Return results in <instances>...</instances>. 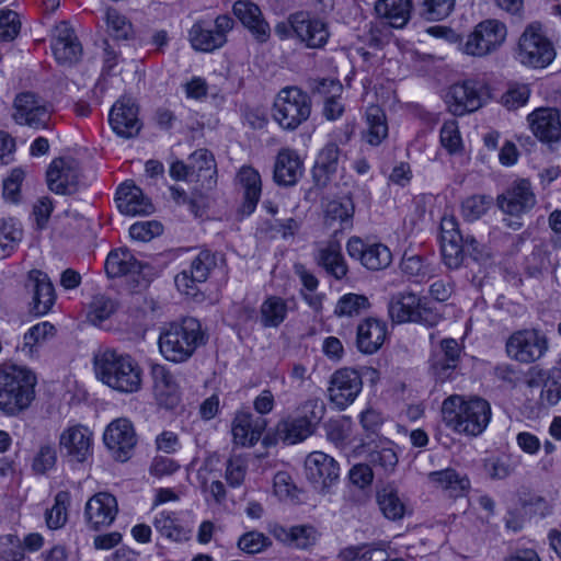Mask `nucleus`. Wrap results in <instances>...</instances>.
Returning a JSON list of instances; mask_svg holds the SVG:
<instances>
[{
	"instance_id": "nucleus-43",
	"label": "nucleus",
	"mask_w": 561,
	"mask_h": 561,
	"mask_svg": "<svg viewBox=\"0 0 561 561\" xmlns=\"http://www.w3.org/2000/svg\"><path fill=\"white\" fill-rule=\"evenodd\" d=\"M388 136V124L385 112L377 105L366 110V129L363 139L370 146H379Z\"/></svg>"
},
{
	"instance_id": "nucleus-10",
	"label": "nucleus",
	"mask_w": 561,
	"mask_h": 561,
	"mask_svg": "<svg viewBox=\"0 0 561 561\" xmlns=\"http://www.w3.org/2000/svg\"><path fill=\"white\" fill-rule=\"evenodd\" d=\"M234 27V21L227 14L218 15L214 25L197 21L188 32V39L195 50L211 53L227 43V35Z\"/></svg>"
},
{
	"instance_id": "nucleus-37",
	"label": "nucleus",
	"mask_w": 561,
	"mask_h": 561,
	"mask_svg": "<svg viewBox=\"0 0 561 561\" xmlns=\"http://www.w3.org/2000/svg\"><path fill=\"white\" fill-rule=\"evenodd\" d=\"M559 259L545 243L536 244L525 256L523 267L528 277L540 278L546 272L556 271Z\"/></svg>"
},
{
	"instance_id": "nucleus-56",
	"label": "nucleus",
	"mask_w": 561,
	"mask_h": 561,
	"mask_svg": "<svg viewBox=\"0 0 561 561\" xmlns=\"http://www.w3.org/2000/svg\"><path fill=\"white\" fill-rule=\"evenodd\" d=\"M57 462V453L53 442L43 443L35 453L32 461V470L36 474H44L51 470Z\"/></svg>"
},
{
	"instance_id": "nucleus-34",
	"label": "nucleus",
	"mask_w": 561,
	"mask_h": 561,
	"mask_svg": "<svg viewBox=\"0 0 561 561\" xmlns=\"http://www.w3.org/2000/svg\"><path fill=\"white\" fill-rule=\"evenodd\" d=\"M387 324L376 318H367L357 325L356 346L364 354L376 353L383 344Z\"/></svg>"
},
{
	"instance_id": "nucleus-39",
	"label": "nucleus",
	"mask_w": 561,
	"mask_h": 561,
	"mask_svg": "<svg viewBox=\"0 0 561 561\" xmlns=\"http://www.w3.org/2000/svg\"><path fill=\"white\" fill-rule=\"evenodd\" d=\"M237 179L243 188V203L240 211L242 215L249 216L255 210L261 197V175L252 167L244 165L239 170Z\"/></svg>"
},
{
	"instance_id": "nucleus-32",
	"label": "nucleus",
	"mask_w": 561,
	"mask_h": 561,
	"mask_svg": "<svg viewBox=\"0 0 561 561\" xmlns=\"http://www.w3.org/2000/svg\"><path fill=\"white\" fill-rule=\"evenodd\" d=\"M117 208L124 215H150L153 211L151 201L144 195L142 191L130 183H123L116 191Z\"/></svg>"
},
{
	"instance_id": "nucleus-57",
	"label": "nucleus",
	"mask_w": 561,
	"mask_h": 561,
	"mask_svg": "<svg viewBox=\"0 0 561 561\" xmlns=\"http://www.w3.org/2000/svg\"><path fill=\"white\" fill-rule=\"evenodd\" d=\"M561 400V369L554 368L549 371L543 381L540 392L542 404L552 407Z\"/></svg>"
},
{
	"instance_id": "nucleus-61",
	"label": "nucleus",
	"mask_w": 561,
	"mask_h": 561,
	"mask_svg": "<svg viewBox=\"0 0 561 561\" xmlns=\"http://www.w3.org/2000/svg\"><path fill=\"white\" fill-rule=\"evenodd\" d=\"M442 256L445 265L450 270L459 268L465 259L462 239L442 241Z\"/></svg>"
},
{
	"instance_id": "nucleus-13",
	"label": "nucleus",
	"mask_w": 561,
	"mask_h": 561,
	"mask_svg": "<svg viewBox=\"0 0 561 561\" xmlns=\"http://www.w3.org/2000/svg\"><path fill=\"white\" fill-rule=\"evenodd\" d=\"M105 446L117 461H127L137 445V435L133 423L124 417L112 421L103 434Z\"/></svg>"
},
{
	"instance_id": "nucleus-22",
	"label": "nucleus",
	"mask_w": 561,
	"mask_h": 561,
	"mask_svg": "<svg viewBox=\"0 0 561 561\" xmlns=\"http://www.w3.org/2000/svg\"><path fill=\"white\" fill-rule=\"evenodd\" d=\"M24 288L30 296L31 311L36 316L46 314L55 304V288L48 275L39 270L27 273Z\"/></svg>"
},
{
	"instance_id": "nucleus-12",
	"label": "nucleus",
	"mask_w": 561,
	"mask_h": 561,
	"mask_svg": "<svg viewBox=\"0 0 561 561\" xmlns=\"http://www.w3.org/2000/svg\"><path fill=\"white\" fill-rule=\"evenodd\" d=\"M348 256L368 271L386 270L392 263L390 249L380 242H366L359 237H352L346 243Z\"/></svg>"
},
{
	"instance_id": "nucleus-19",
	"label": "nucleus",
	"mask_w": 561,
	"mask_h": 561,
	"mask_svg": "<svg viewBox=\"0 0 561 561\" xmlns=\"http://www.w3.org/2000/svg\"><path fill=\"white\" fill-rule=\"evenodd\" d=\"M108 123L113 131L125 139L138 136L142 128L139 107L130 98H122L113 104L108 114Z\"/></svg>"
},
{
	"instance_id": "nucleus-52",
	"label": "nucleus",
	"mask_w": 561,
	"mask_h": 561,
	"mask_svg": "<svg viewBox=\"0 0 561 561\" xmlns=\"http://www.w3.org/2000/svg\"><path fill=\"white\" fill-rule=\"evenodd\" d=\"M370 307L369 300L364 295L345 294L336 302L334 314L336 317H355Z\"/></svg>"
},
{
	"instance_id": "nucleus-16",
	"label": "nucleus",
	"mask_w": 561,
	"mask_h": 561,
	"mask_svg": "<svg viewBox=\"0 0 561 561\" xmlns=\"http://www.w3.org/2000/svg\"><path fill=\"white\" fill-rule=\"evenodd\" d=\"M363 379L356 369L344 367L335 370L328 388L329 399L340 410H344L358 397Z\"/></svg>"
},
{
	"instance_id": "nucleus-53",
	"label": "nucleus",
	"mask_w": 561,
	"mask_h": 561,
	"mask_svg": "<svg viewBox=\"0 0 561 561\" xmlns=\"http://www.w3.org/2000/svg\"><path fill=\"white\" fill-rule=\"evenodd\" d=\"M69 504L70 495L68 492L60 491L56 494L53 507L46 512V524L50 529L61 528L66 524Z\"/></svg>"
},
{
	"instance_id": "nucleus-2",
	"label": "nucleus",
	"mask_w": 561,
	"mask_h": 561,
	"mask_svg": "<svg viewBox=\"0 0 561 561\" xmlns=\"http://www.w3.org/2000/svg\"><path fill=\"white\" fill-rule=\"evenodd\" d=\"M206 342L207 335L195 318H184L181 322L164 325L158 340L161 355L176 364L187 362Z\"/></svg>"
},
{
	"instance_id": "nucleus-17",
	"label": "nucleus",
	"mask_w": 561,
	"mask_h": 561,
	"mask_svg": "<svg viewBox=\"0 0 561 561\" xmlns=\"http://www.w3.org/2000/svg\"><path fill=\"white\" fill-rule=\"evenodd\" d=\"M461 347L455 339H444L430 357V373L438 381L454 379L461 360Z\"/></svg>"
},
{
	"instance_id": "nucleus-5",
	"label": "nucleus",
	"mask_w": 561,
	"mask_h": 561,
	"mask_svg": "<svg viewBox=\"0 0 561 561\" xmlns=\"http://www.w3.org/2000/svg\"><path fill=\"white\" fill-rule=\"evenodd\" d=\"M311 114V99L298 87H285L275 96L272 117L284 130H296Z\"/></svg>"
},
{
	"instance_id": "nucleus-21",
	"label": "nucleus",
	"mask_w": 561,
	"mask_h": 561,
	"mask_svg": "<svg viewBox=\"0 0 561 561\" xmlns=\"http://www.w3.org/2000/svg\"><path fill=\"white\" fill-rule=\"evenodd\" d=\"M80 169L76 160L70 158L54 159L46 172L48 188L61 195L73 194L79 186Z\"/></svg>"
},
{
	"instance_id": "nucleus-23",
	"label": "nucleus",
	"mask_w": 561,
	"mask_h": 561,
	"mask_svg": "<svg viewBox=\"0 0 561 561\" xmlns=\"http://www.w3.org/2000/svg\"><path fill=\"white\" fill-rule=\"evenodd\" d=\"M306 476L317 490L324 491L340 477L339 463L333 457L322 453L309 454L305 461Z\"/></svg>"
},
{
	"instance_id": "nucleus-9",
	"label": "nucleus",
	"mask_w": 561,
	"mask_h": 561,
	"mask_svg": "<svg viewBox=\"0 0 561 561\" xmlns=\"http://www.w3.org/2000/svg\"><path fill=\"white\" fill-rule=\"evenodd\" d=\"M324 407L317 400H308L301 407V414L280 421L276 427L278 439L285 444L294 445L305 440L322 420Z\"/></svg>"
},
{
	"instance_id": "nucleus-20",
	"label": "nucleus",
	"mask_w": 561,
	"mask_h": 561,
	"mask_svg": "<svg viewBox=\"0 0 561 561\" xmlns=\"http://www.w3.org/2000/svg\"><path fill=\"white\" fill-rule=\"evenodd\" d=\"M218 255L209 250L198 252L190 263L188 268L183 270L175 276V286L185 295H194L197 283H204L211 271L217 266Z\"/></svg>"
},
{
	"instance_id": "nucleus-58",
	"label": "nucleus",
	"mask_w": 561,
	"mask_h": 561,
	"mask_svg": "<svg viewBox=\"0 0 561 561\" xmlns=\"http://www.w3.org/2000/svg\"><path fill=\"white\" fill-rule=\"evenodd\" d=\"M328 83L339 94H333L332 96H328L324 100L323 115L329 121H335V119L340 118L342 116V114L344 113V105L341 102V93H342L343 88H342L341 83L335 82L333 80H327V79L322 80L320 82V85L324 88Z\"/></svg>"
},
{
	"instance_id": "nucleus-59",
	"label": "nucleus",
	"mask_w": 561,
	"mask_h": 561,
	"mask_svg": "<svg viewBox=\"0 0 561 561\" xmlns=\"http://www.w3.org/2000/svg\"><path fill=\"white\" fill-rule=\"evenodd\" d=\"M248 459L242 455H232L226 463V480L232 488L240 486L247 476Z\"/></svg>"
},
{
	"instance_id": "nucleus-18",
	"label": "nucleus",
	"mask_w": 561,
	"mask_h": 561,
	"mask_svg": "<svg viewBox=\"0 0 561 561\" xmlns=\"http://www.w3.org/2000/svg\"><path fill=\"white\" fill-rule=\"evenodd\" d=\"M537 203L530 182L518 179L496 198L497 207L505 214L520 217L530 211Z\"/></svg>"
},
{
	"instance_id": "nucleus-46",
	"label": "nucleus",
	"mask_w": 561,
	"mask_h": 561,
	"mask_svg": "<svg viewBox=\"0 0 561 561\" xmlns=\"http://www.w3.org/2000/svg\"><path fill=\"white\" fill-rule=\"evenodd\" d=\"M156 529L164 537L175 541L187 540L190 530L185 528L173 512H160L153 520Z\"/></svg>"
},
{
	"instance_id": "nucleus-38",
	"label": "nucleus",
	"mask_w": 561,
	"mask_h": 561,
	"mask_svg": "<svg viewBox=\"0 0 561 561\" xmlns=\"http://www.w3.org/2000/svg\"><path fill=\"white\" fill-rule=\"evenodd\" d=\"M340 148L335 142H328L318 153L312 176L318 187H325L336 173L340 159Z\"/></svg>"
},
{
	"instance_id": "nucleus-33",
	"label": "nucleus",
	"mask_w": 561,
	"mask_h": 561,
	"mask_svg": "<svg viewBox=\"0 0 561 561\" xmlns=\"http://www.w3.org/2000/svg\"><path fill=\"white\" fill-rule=\"evenodd\" d=\"M304 173V162L298 153L289 148L280 149L274 164V180L278 185L293 186Z\"/></svg>"
},
{
	"instance_id": "nucleus-48",
	"label": "nucleus",
	"mask_w": 561,
	"mask_h": 561,
	"mask_svg": "<svg viewBox=\"0 0 561 561\" xmlns=\"http://www.w3.org/2000/svg\"><path fill=\"white\" fill-rule=\"evenodd\" d=\"M261 323L265 328H277L287 316L286 301L277 296L267 297L260 308Z\"/></svg>"
},
{
	"instance_id": "nucleus-4",
	"label": "nucleus",
	"mask_w": 561,
	"mask_h": 561,
	"mask_svg": "<svg viewBox=\"0 0 561 561\" xmlns=\"http://www.w3.org/2000/svg\"><path fill=\"white\" fill-rule=\"evenodd\" d=\"M35 375L15 365L0 366V410L7 415L25 411L35 399Z\"/></svg>"
},
{
	"instance_id": "nucleus-42",
	"label": "nucleus",
	"mask_w": 561,
	"mask_h": 561,
	"mask_svg": "<svg viewBox=\"0 0 561 561\" xmlns=\"http://www.w3.org/2000/svg\"><path fill=\"white\" fill-rule=\"evenodd\" d=\"M377 13L396 28L407 25L411 18V0H378L375 7Z\"/></svg>"
},
{
	"instance_id": "nucleus-26",
	"label": "nucleus",
	"mask_w": 561,
	"mask_h": 561,
	"mask_svg": "<svg viewBox=\"0 0 561 561\" xmlns=\"http://www.w3.org/2000/svg\"><path fill=\"white\" fill-rule=\"evenodd\" d=\"M316 264L327 276L341 282L347 278L348 265L337 240H329L314 252Z\"/></svg>"
},
{
	"instance_id": "nucleus-31",
	"label": "nucleus",
	"mask_w": 561,
	"mask_h": 561,
	"mask_svg": "<svg viewBox=\"0 0 561 561\" xmlns=\"http://www.w3.org/2000/svg\"><path fill=\"white\" fill-rule=\"evenodd\" d=\"M266 426L267 421L263 416L238 412L232 422L233 439L241 446H253L260 440Z\"/></svg>"
},
{
	"instance_id": "nucleus-25",
	"label": "nucleus",
	"mask_w": 561,
	"mask_h": 561,
	"mask_svg": "<svg viewBox=\"0 0 561 561\" xmlns=\"http://www.w3.org/2000/svg\"><path fill=\"white\" fill-rule=\"evenodd\" d=\"M118 513L117 500L107 492H99L90 497L84 507L87 525L92 530L110 526Z\"/></svg>"
},
{
	"instance_id": "nucleus-40",
	"label": "nucleus",
	"mask_w": 561,
	"mask_h": 561,
	"mask_svg": "<svg viewBox=\"0 0 561 561\" xmlns=\"http://www.w3.org/2000/svg\"><path fill=\"white\" fill-rule=\"evenodd\" d=\"M428 481L444 491L449 497L463 496L470 489V480L453 468L430 472Z\"/></svg>"
},
{
	"instance_id": "nucleus-54",
	"label": "nucleus",
	"mask_w": 561,
	"mask_h": 561,
	"mask_svg": "<svg viewBox=\"0 0 561 561\" xmlns=\"http://www.w3.org/2000/svg\"><path fill=\"white\" fill-rule=\"evenodd\" d=\"M456 0H420L421 15L428 21H440L451 14Z\"/></svg>"
},
{
	"instance_id": "nucleus-3",
	"label": "nucleus",
	"mask_w": 561,
	"mask_h": 561,
	"mask_svg": "<svg viewBox=\"0 0 561 561\" xmlns=\"http://www.w3.org/2000/svg\"><path fill=\"white\" fill-rule=\"evenodd\" d=\"M94 366L99 379L116 391L134 393L141 388L142 370L129 354L107 348L95 356Z\"/></svg>"
},
{
	"instance_id": "nucleus-14",
	"label": "nucleus",
	"mask_w": 561,
	"mask_h": 561,
	"mask_svg": "<svg viewBox=\"0 0 561 561\" xmlns=\"http://www.w3.org/2000/svg\"><path fill=\"white\" fill-rule=\"evenodd\" d=\"M485 85L474 79L465 80L450 87L447 94L449 111L456 116H462L479 110L483 104Z\"/></svg>"
},
{
	"instance_id": "nucleus-29",
	"label": "nucleus",
	"mask_w": 561,
	"mask_h": 561,
	"mask_svg": "<svg viewBox=\"0 0 561 561\" xmlns=\"http://www.w3.org/2000/svg\"><path fill=\"white\" fill-rule=\"evenodd\" d=\"M92 433L82 425L68 427L59 439V445L66 450L67 456L77 462H84L92 455Z\"/></svg>"
},
{
	"instance_id": "nucleus-64",
	"label": "nucleus",
	"mask_w": 561,
	"mask_h": 561,
	"mask_svg": "<svg viewBox=\"0 0 561 561\" xmlns=\"http://www.w3.org/2000/svg\"><path fill=\"white\" fill-rule=\"evenodd\" d=\"M21 28L19 14L11 10H0V42L13 41Z\"/></svg>"
},
{
	"instance_id": "nucleus-63",
	"label": "nucleus",
	"mask_w": 561,
	"mask_h": 561,
	"mask_svg": "<svg viewBox=\"0 0 561 561\" xmlns=\"http://www.w3.org/2000/svg\"><path fill=\"white\" fill-rule=\"evenodd\" d=\"M440 144L450 153L461 150L462 141L459 133L458 123L456 121H447L440 128Z\"/></svg>"
},
{
	"instance_id": "nucleus-41",
	"label": "nucleus",
	"mask_w": 561,
	"mask_h": 561,
	"mask_svg": "<svg viewBox=\"0 0 561 561\" xmlns=\"http://www.w3.org/2000/svg\"><path fill=\"white\" fill-rule=\"evenodd\" d=\"M368 449L367 460L369 465L382 473H391L398 465L399 458L393 448V443L383 438L377 443H366Z\"/></svg>"
},
{
	"instance_id": "nucleus-45",
	"label": "nucleus",
	"mask_w": 561,
	"mask_h": 561,
	"mask_svg": "<svg viewBox=\"0 0 561 561\" xmlns=\"http://www.w3.org/2000/svg\"><path fill=\"white\" fill-rule=\"evenodd\" d=\"M377 503L382 515L389 520H400L405 515V504L392 486H386L377 493Z\"/></svg>"
},
{
	"instance_id": "nucleus-47",
	"label": "nucleus",
	"mask_w": 561,
	"mask_h": 561,
	"mask_svg": "<svg viewBox=\"0 0 561 561\" xmlns=\"http://www.w3.org/2000/svg\"><path fill=\"white\" fill-rule=\"evenodd\" d=\"M354 211L355 206L350 196L330 201L324 210L325 224L331 225L334 221H340L343 229L351 227Z\"/></svg>"
},
{
	"instance_id": "nucleus-11",
	"label": "nucleus",
	"mask_w": 561,
	"mask_h": 561,
	"mask_svg": "<svg viewBox=\"0 0 561 561\" xmlns=\"http://www.w3.org/2000/svg\"><path fill=\"white\" fill-rule=\"evenodd\" d=\"M507 35L506 25L495 19H488L476 25L462 44V51L467 55L483 57L496 50Z\"/></svg>"
},
{
	"instance_id": "nucleus-7",
	"label": "nucleus",
	"mask_w": 561,
	"mask_h": 561,
	"mask_svg": "<svg viewBox=\"0 0 561 561\" xmlns=\"http://www.w3.org/2000/svg\"><path fill=\"white\" fill-rule=\"evenodd\" d=\"M388 312L396 323L415 322L432 328L440 320L439 313L428 306L426 299L412 291L393 295L388 304Z\"/></svg>"
},
{
	"instance_id": "nucleus-49",
	"label": "nucleus",
	"mask_w": 561,
	"mask_h": 561,
	"mask_svg": "<svg viewBox=\"0 0 561 561\" xmlns=\"http://www.w3.org/2000/svg\"><path fill=\"white\" fill-rule=\"evenodd\" d=\"M23 237L22 229L10 220L0 221V259L9 257L18 248Z\"/></svg>"
},
{
	"instance_id": "nucleus-62",
	"label": "nucleus",
	"mask_w": 561,
	"mask_h": 561,
	"mask_svg": "<svg viewBox=\"0 0 561 561\" xmlns=\"http://www.w3.org/2000/svg\"><path fill=\"white\" fill-rule=\"evenodd\" d=\"M272 545V541L263 533L252 530L242 535L238 540V547L249 554L264 551Z\"/></svg>"
},
{
	"instance_id": "nucleus-6",
	"label": "nucleus",
	"mask_w": 561,
	"mask_h": 561,
	"mask_svg": "<svg viewBox=\"0 0 561 561\" xmlns=\"http://www.w3.org/2000/svg\"><path fill=\"white\" fill-rule=\"evenodd\" d=\"M516 54L520 64L533 68H545L552 62L556 50L540 22H531L525 27Z\"/></svg>"
},
{
	"instance_id": "nucleus-8",
	"label": "nucleus",
	"mask_w": 561,
	"mask_h": 561,
	"mask_svg": "<svg viewBox=\"0 0 561 561\" xmlns=\"http://www.w3.org/2000/svg\"><path fill=\"white\" fill-rule=\"evenodd\" d=\"M550 348L547 334L540 329L528 328L513 332L506 340L507 356L520 364H533L546 356Z\"/></svg>"
},
{
	"instance_id": "nucleus-36",
	"label": "nucleus",
	"mask_w": 561,
	"mask_h": 561,
	"mask_svg": "<svg viewBox=\"0 0 561 561\" xmlns=\"http://www.w3.org/2000/svg\"><path fill=\"white\" fill-rule=\"evenodd\" d=\"M105 272L110 278L127 275H138L142 271V263L126 248L112 250L105 260Z\"/></svg>"
},
{
	"instance_id": "nucleus-24",
	"label": "nucleus",
	"mask_w": 561,
	"mask_h": 561,
	"mask_svg": "<svg viewBox=\"0 0 561 561\" xmlns=\"http://www.w3.org/2000/svg\"><path fill=\"white\" fill-rule=\"evenodd\" d=\"M50 47L55 59L60 65H73L82 55V46L71 25L61 21L51 35Z\"/></svg>"
},
{
	"instance_id": "nucleus-15",
	"label": "nucleus",
	"mask_w": 561,
	"mask_h": 561,
	"mask_svg": "<svg viewBox=\"0 0 561 561\" xmlns=\"http://www.w3.org/2000/svg\"><path fill=\"white\" fill-rule=\"evenodd\" d=\"M13 119L19 125H26L33 129L49 127L50 111L46 103L32 92L16 95L13 104Z\"/></svg>"
},
{
	"instance_id": "nucleus-35",
	"label": "nucleus",
	"mask_w": 561,
	"mask_h": 561,
	"mask_svg": "<svg viewBox=\"0 0 561 561\" xmlns=\"http://www.w3.org/2000/svg\"><path fill=\"white\" fill-rule=\"evenodd\" d=\"M193 180L201 182L203 188L211 190L217 183V167L214 154L208 149H197L190 157Z\"/></svg>"
},
{
	"instance_id": "nucleus-28",
	"label": "nucleus",
	"mask_w": 561,
	"mask_h": 561,
	"mask_svg": "<svg viewBox=\"0 0 561 561\" xmlns=\"http://www.w3.org/2000/svg\"><path fill=\"white\" fill-rule=\"evenodd\" d=\"M528 123L534 135L543 142H554L561 139V119L558 110L539 107L531 112Z\"/></svg>"
},
{
	"instance_id": "nucleus-50",
	"label": "nucleus",
	"mask_w": 561,
	"mask_h": 561,
	"mask_svg": "<svg viewBox=\"0 0 561 561\" xmlns=\"http://www.w3.org/2000/svg\"><path fill=\"white\" fill-rule=\"evenodd\" d=\"M117 307L118 305L114 299L106 295L98 294L93 296L89 305L88 320L92 324L99 325L114 314Z\"/></svg>"
},
{
	"instance_id": "nucleus-60",
	"label": "nucleus",
	"mask_w": 561,
	"mask_h": 561,
	"mask_svg": "<svg viewBox=\"0 0 561 561\" xmlns=\"http://www.w3.org/2000/svg\"><path fill=\"white\" fill-rule=\"evenodd\" d=\"M25 170L21 167L14 168L3 179L2 195L5 201L16 203L20 199L21 185L25 179Z\"/></svg>"
},
{
	"instance_id": "nucleus-1",
	"label": "nucleus",
	"mask_w": 561,
	"mask_h": 561,
	"mask_svg": "<svg viewBox=\"0 0 561 561\" xmlns=\"http://www.w3.org/2000/svg\"><path fill=\"white\" fill-rule=\"evenodd\" d=\"M492 416L490 403L480 397L460 394L447 397L442 403V419L446 427L459 435L480 436Z\"/></svg>"
},
{
	"instance_id": "nucleus-30",
	"label": "nucleus",
	"mask_w": 561,
	"mask_h": 561,
	"mask_svg": "<svg viewBox=\"0 0 561 561\" xmlns=\"http://www.w3.org/2000/svg\"><path fill=\"white\" fill-rule=\"evenodd\" d=\"M296 37L309 48L323 47L330 36L328 25L307 12H296Z\"/></svg>"
},
{
	"instance_id": "nucleus-55",
	"label": "nucleus",
	"mask_w": 561,
	"mask_h": 561,
	"mask_svg": "<svg viewBox=\"0 0 561 561\" xmlns=\"http://www.w3.org/2000/svg\"><path fill=\"white\" fill-rule=\"evenodd\" d=\"M285 540L298 549H307L313 546L318 539V533L312 526H294L289 530L280 529Z\"/></svg>"
},
{
	"instance_id": "nucleus-44",
	"label": "nucleus",
	"mask_w": 561,
	"mask_h": 561,
	"mask_svg": "<svg viewBox=\"0 0 561 561\" xmlns=\"http://www.w3.org/2000/svg\"><path fill=\"white\" fill-rule=\"evenodd\" d=\"M400 270L409 280L417 284L430 279L434 272L423 256L407 252L401 259Z\"/></svg>"
},
{
	"instance_id": "nucleus-51",
	"label": "nucleus",
	"mask_w": 561,
	"mask_h": 561,
	"mask_svg": "<svg viewBox=\"0 0 561 561\" xmlns=\"http://www.w3.org/2000/svg\"><path fill=\"white\" fill-rule=\"evenodd\" d=\"M493 199L489 195L476 194L468 196L461 203V216L466 221L480 219L490 209Z\"/></svg>"
},
{
	"instance_id": "nucleus-27",
	"label": "nucleus",
	"mask_w": 561,
	"mask_h": 561,
	"mask_svg": "<svg viewBox=\"0 0 561 561\" xmlns=\"http://www.w3.org/2000/svg\"><path fill=\"white\" fill-rule=\"evenodd\" d=\"M233 14L259 43H266L271 36L270 24L260 7L251 1L238 0L232 7Z\"/></svg>"
}]
</instances>
